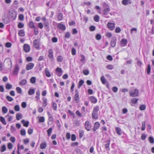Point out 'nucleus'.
<instances>
[{"label": "nucleus", "mask_w": 154, "mask_h": 154, "mask_svg": "<svg viewBox=\"0 0 154 154\" xmlns=\"http://www.w3.org/2000/svg\"><path fill=\"white\" fill-rule=\"evenodd\" d=\"M115 129L116 130L117 133L119 135H121L122 133L121 129V128L119 127H116Z\"/></svg>", "instance_id": "393cba45"}, {"label": "nucleus", "mask_w": 154, "mask_h": 154, "mask_svg": "<svg viewBox=\"0 0 154 154\" xmlns=\"http://www.w3.org/2000/svg\"><path fill=\"white\" fill-rule=\"evenodd\" d=\"M34 34L35 35H38L39 33V31L38 29L36 27L34 28Z\"/></svg>", "instance_id": "69168bd1"}, {"label": "nucleus", "mask_w": 154, "mask_h": 154, "mask_svg": "<svg viewBox=\"0 0 154 154\" xmlns=\"http://www.w3.org/2000/svg\"><path fill=\"white\" fill-rule=\"evenodd\" d=\"M46 147V143L45 142L42 143H41L40 147L41 149H44Z\"/></svg>", "instance_id": "473e14b6"}, {"label": "nucleus", "mask_w": 154, "mask_h": 154, "mask_svg": "<svg viewBox=\"0 0 154 154\" xmlns=\"http://www.w3.org/2000/svg\"><path fill=\"white\" fill-rule=\"evenodd\" d=\"M149 140L150 143H154V139L152 137H149Z\"/></svg>", "instance_id": "4d7b16f0"}, {"label": "nucleus", "mask_w": 154, "mask_h": 154, "mask_svg": "<svg viewBox=\"0 0 154 154\" xmlns=\"http://www.w3.org/2000/svg\"><path fill=\"white\" fill-rule=\"evenodd\" d=\"M18 35L21 37H23L25 35V33L23 30L21 29L19 30L18 32Z\"/></svg>", "instance_id": "a878e982"}, {"label": "nucleus", "mask_w": 154, "mask_h": 154, "mask_svg": "<svg viewBox=\"0 0 154 154\" xmlns=\"http://www.w3.org/2000/svg\"><path fill=\"white\" fill-rule=\"evenodd\" d=\"M84 131L83 130H80L79 131V137L80 138H81L84 135Z\"/></svg>", "instance_id": "4c0bfd02"}, {"label": "nucleus", "mask_w": 154, "mask_h": 154, "mask_svg": "<svg viewBox=\"0 0 154 154\" xmlns=\"http://www.w3.org/2000/svg\"><path fill=\"white\" fill-rule=\"evenodd\" d=\"M12 46V44L11 43L9 42H7L6 43L5 46L7 48H10Z\"/></svg>", "instance_id": "052dcab7"}, {"label": "nucleus", "mask_w": 154, "mask_h": 154, "mask_svg": "<svg viewBox=\"0 0 154 154\" xmlns=\"http://www.w3.org/2000/svg\"><path fill=\"white\" fill-rule=\"evenodd\" d=\"M84 83V82L83 80H80L78 83V88H79Z\"/></svg>", "instance_id": "2f4dec72"}, {"label": "nucleus", "mask_w": 154, "mask_h": 154, "mask_svg": "<svg viewBox=\"0 0 154 154\" xmlns=\"http://www.w3.org/2000/svg\"><path fill=\"white\" fill-rule=\"evenodd\" d=\"M26 83V81L25 79L22 80L19 83V85H25Z\"/></svg>", "instance_id": "e433bc0d"}, {"label": "nucleus", "mask_w": 154, "mask_h": 154, "mask_svg": "<svg viewBox=\"0 0 154 154\" xmlns=\"http://www.w3.org/2000/svg\"><path fill=\"white\" fill-rule=\"evenodd\" d=\"M19 70V67L17 65L15 66L14 68L13 72V74L14 75H17Z\"/></svg>", "instance_id": "dca6fc26"}, {"label": "nucleus", "mask_w": 154, "mask_h": 154, "mask_svg": "<svg viewBox=\"0 0 154 154\" xmlns=\"http://www.w3.org/2000/svg\"><path fill=\"white\" fill-rule=\"evenodd\" d=\"M28 25L30 28L34 29L35 27L34 23L32 21L29 22L28 24Z\"/></svg>", "instance_id": "bb28decb"}, {"label": "nucleus", "mask_w": 154, "mask_h": 154, "mask_svg": "<svg viewBox=\"0 0 154 154\" xmlns=\"http://www.w3.org/2000/svg\"><path fill=\"white\" fill-rule=\"evenodd\" d=\"M101 81L103 84H104L106 83V81L105 79V77L104 76H102L100 78Z\"/></svg>", "instance_id": "603ef678"}, {"label": "nucleus", "mask_w": 154, "mask_h": 154, "mask_svg": "<svg viewBox=\"0 0 154 154\" xmlns=\"http://www.w3.org/2000/svg\"><path fill=\"white\" fill-rule=\"evenodd\" d=\"M0 121L1 122L5 125L6 124L5 119L3 117L1 116L0 118Z\"/></svg>", "instance_id": "c9c22d12"}, {"label": "nucleus", "mask_w": 154, "mask_h": 154, "mask_svg": "<svg viewBox=\"0 0 154 154\" xmlns=\"http://www.w3.org/2000/svg\"><path fill=\"white\" fill-rule=\"evenodd\" d=\"M24 16L22 14H20L18 16V19H19L23 21L24 20Z\"/></svg>", "instance_id": "3c124183"}, {"label": "nucleus", "mask_w": 154, "mask_h": 154, "mask_svg": "<svg viewBox=\"0 0 154 154\" xmlns=\"http://www.w3.org/2000/svg\"><path fill=\"white\" fill-rule=\"evenodd\" d=\"M74 126L76 127L79 126L80 123L79 121L77 120H75L74 121Z\"/></svg>", "instance_id": "5fc2aeb1"}, {"label": "nucleus", "mask_w": 154, "mask_h": 154, "mask_svg": "<svg viewBox=\"0 0 154 154\" xmlns=\"http://www.w3.org/2000/svg\"><path fill=\"white\" fill-rule=\"evenodd\" d=\"M57 28L60 29L64 30L66 29V27L65 26L62 24L61 23H59L58 24Z\"/></svg>", "instance_id": "2eb2a0df"}, {"label": "nucleus", "mask_w": 154, "mask_h": 154, "mask_svg": "<svg viewBox=\"0 0 154 154\" xmlns=\"http://www.w3.org/2000/svg\"><path fill=\"white\" fill-rule=\"evenodd\" d=\"M127 43V39L125 38L122 39L121 41V45L122 47L126 46Z\"/></svg>", "instance_id": "ddd939ff"}, {"label": "nucleus", "mask_w": 154, "mask_h": 154, "mask_svg": "<svg viewBox=\"0 0 154 154\" xmlns=\"http://www.w3.org/2000/svg\"><path fill=\"white\" fill-rule=\"evenodd\" d=\"M52 128H50L49 129H48L47 131L48 136V137H50L52 132Z\"/></svg>", "instance_id": "c756f323"}, {"label": "nucleus", "mask_w": 154, "mask_h": 154, "mask_svg": "<svg viewBox=\"0 0 154 154\" xmlns=\"http://www.w3.org/2000/svg\"><path fill=\"white\" fill-rule=\"evenodd\" d=\"M85 129L88 131H90L91 128V124L88 121H86L84 125Z\"/></svg>", "instance_id": "7ed1b4c3"}, {"label": "nucleus", "mask_w": 154, "mask_h": 154, "mask_svg": "<svg viewBox=\"0 0 154 154\" xmlns=\"http://www.w3.org/2000/svg\"><path fill=\"white\" fill-rule=\"evenodd\" d=\"M33 129L29 128L28 130V133L30 135L33 133Z\"/></svg>", "instance_id": "774afa93"}, {"label": "nucleus", "mask_w": 154, "mask_h": 154, "mask_svg": "<svg viewBox=\"0 0 154 154\" xmlns=\"http://www.w3.org/2000/svg\"><path fill=\"white\" fill-rule=\"evenodd\" d=\"M21 123L23 124L24 126L27 127L28 126L29 122L28 121L26 122L24 120H22L21 121Z\"/></svg>", "instance_id": "412c9836"}, {"label": "nucleus", "mask_w": 154, "mask_h": 154, "mask_svg": "<svg viewBox=\"0 0 154 154\" xmlns=\"http://www.w3.org/2000/svg\"><path fill=\"white\" fill-rule=\"evenodd\" d=\"M20 134L22 136H25L26 134L25 130L24 129H22L20 131Z\"/></svg>", "instance_id": "49530a36"}, {"label": "nucleus", "mask_w": 154, "mask_h": 154, "mask_svg": "<svg viewBox=\"0 0 154 154\" xmlns=\"http://www.w3.org/2000/svg\"><path fill=\"white\" fill-rule=\"evenodd\" d=\"M115 24L111 22H108L107 26L108 28L111 30H112L114 29L115 28Z\"/></svg>", "instance_id": "1a4fd4ad"}, {"label": "nucleus", "mask_w": 154, "mask_h": 154, "mask_svg": "<svg viewBox=\"0 0 154 154\" xmlns=\"http://www.w3.org/2000/svg\"><path fill=\"white\" fill-rule=\"evenodd\" d=\"M146 106L145 105H141L139 108V109L140 110H143L146 109Z\"/></svg>", "instance_id": "13d9d810"}, {"label": "nucleus", "mask_w": 154, "mask_h": 154, "mask_svg": "<svg viewBox=\"0 0 154 154\" xmlns=\"http://www.w3.org/2000/svg\"><path fill=\"white\" fill-rule=\"evenodd\" d=\"M131 3L130 0H123L122 3L124 5H126L128 4H130Z\"/></svg>", "instance_id": "a211bd4d"}, {"label": "nucleus", "mask_w": 154, "mask_h": 154, "mask_svg": "<svg viewBox=\"0 0 154 154\" xmlns=\"http://www.w3.org/2000/svg\"><path fill=\"white\" fill-rule=\"evenodd\" d=\"M14 109L16 111H19L20 110L19 106L18 105H16L14 107Z\"/></svg>", "instance_id": "864d4df0"}, {"label": "nucleus", "mask_w": 154, "mask_h": 154, "mask_svg": "<svg viewBox=\"0 0 154 154\" xmlns=\"http://www.w3.org/2000/svg\"><path fill=\"white\" fill-rule=\"evenodd\" d=\"M45 118L43 117H41L39 118V122L40 123H43L45 122Z\"/></svg>", "instance_id": "79ce46f5"}, {"label": "nucleus", "mask_w": 154, "mask_h": 154, "mask_svg": "<svg viewBox=\"0 0 154 154\" xmlns=\"http://www.w3.org/2000/svg\"><path fill=\"white\" fill-rule=\"evenodd\" d=\"M2 111L4 114L8 112L7 108L5 106H3L2 108Z\"/></svg>", "instance_id": "72a5a7b5"}, {"label": "nucleus", "mask_w": 154, "mask_h": 154, "mask_svg": "<svg viewBox=\"0 0 154 154\" xmlns=\"http://www.w3.org/2000/svg\"><path fill=\"white\" fill-rule=\"evenodd\" d=\"M100 126V124L98 122H96L95 123L93 130L94 131H95L96 130L98 129Z\"/></svg>", "instance_id": "9b49d317"}, {"label": "nucleus", "mask_w": 154, "mask_h": 154, "mask_svg": "<svg viewBox=\"0 0 154 154\" xmlns=\"http://www.w3.org/2000/svg\"><path fill=\"white\" fill-rule=\"evenodd\" d=\"M32 58L30 57H28L26 58V61L28 62H30L32 60Z\"/></svg>", "instance_id": "0e129e2a"}, {"label": "nucleus", "mask_w": 154, "mask_h": 154, "mask_svg": "<svg viewBox=\"0 0 154 154\" xmlns=\"http://www.w3.org/2000/svg\"><path fill=\"white\" fill-rule=\"evenodd\" d=\"M110 11V10L109 7L105 8L103 11V14L104 15H107L109 12Z\"/></svg>", "instance_id": "5701e85b"}, {"label": "nucleus", "mask_w": 154, "mask_h": 154, "mask_svg": "<svg viewBox=\"0 0 154 154\" xmlns=\"http://www.w3.org/2000/svg\"><path fill=\"white\" fill-rule=\"evenodd\" d=\"M16 117L17 120H19L22 117V115L20 113L17 114L16 115Z\"/></svg>", "instance_id": "a19ab883"}, {"label": "nucleus", "mask_w": 154, "mask_h": 154, "mask_svg": "<svg viewBox=\"0 0 154 154\" xmlns=\"http://www.w3.org/2000/svg\"><path fill=\"white\" fill-rule=\"evenodd\" d=\"M35 92V89H34L30 88L28 92V94L29 95H32Z\"/></svg>", "instance_id": "cd10ccee"}, {"label": "nucleus", "mask_w": 154, "mask_h": 154, "mask_svg": "<svg viewBox=\"0 0 154 154\" xmlns=\"http://www.w3.org/2000/svg\"><path fill=\"white\" fill-rule=\"evenodd\" d=\"M35 98L36 100H38L40 99V91L39 90H38L36 92V96H35Z\"/></svg>", "instance_id": "6ab92c4d"}, {"label": "nucleus", "mask_w": 154, "mask_h": 154, "mask_svg": "<svg viewBox=\"0 0 154 154\" xmlns=\"http://www.w3.org/2000/svg\"><path fill=\"white\" fill-rule=\"evenodd\" d=\"M47 113H48V115L49 116V120L50 121H51L52 122H53V117L51 115L50 113L49 112H48Z\"/></svg>", "instance_id": "09e8293b"}, {"label": "nucleus", "mask_w": 154, "mask_h": 154, "mask_svg": "<svg viewBox=\"0 0 154 154\" xmlns=\"http://www.w3.org/2000/svg\"><path fill=\"white\" fill-rule=\"evenodd\" d=\"M52 107L54 110H56L57 109V105L56 103L54 102L52 104Z\"/></svg>", "instance_id": "c03bdc74"}, {"label": "nucleus", "mask_w": 154, "mask_h": 154, "mask_svg": "<svg viewBox=\"0 0 154 154\" xmlns=\"http://www.w3.org/2000/svg\"><path fill=\"white\" fill-rule=\"evenodd\" d=\"M16 91L18 94H21L22 92V89L18 87H16Z\"/></svg>", "instance_id": "ea45409f"}, {"label": "nucleus", "mask_w": 154, "mask_h": 154, "mask_svg": "<svg viewBox=\"0 0 154 154\" xmlns=\"http://www.w3.org/2000/svg\"><path fill=\"white\" fill-rule=\"evenodd\" d=\"M117 39L115 36H113L111 40V45L112 47H114L116 44Z\"/></svg>", "instance_id": "0eeeda50"}, {"label": "nucleus", "mask_w": 154, "mask_h": 154, "mask_svg": "<svg viewBox=\"0 0 154 154\" xmlns=\"http://www.w3.org/2000/svg\"><path fill=\"white\" fill-rule=\"evenodd\" d=\"M138 100V99L136 98L131 99V101L132 103L135 104L137 103Z\"/></svg>", "instance_id": "de8ad7c7"}, {"label": "nucleus", "mask_w": 154, "mask_h": 154, "mask_svg": "<svg viewBox=\"0 0 154 154\" xmlns=\"http://www.w3.org/2000/svg\"><path fill=\"white\" fill-rule=\"evenodd\" d=\"M91 102L93 103H96L97 102V100L96 98L94 96H91L89 97Z\"/></svg>", "instance_id": "f3484780"}, {"label": "nucleus", "mask_w": 154, "mask_h": 154, "mask_svg": "<svg viewBox=\"0 0 154 154\" xmlns=\"http://www.w3.org/2000/svg\"><path fill=\"white\" fill-rule=\"evenodd\" d=\"M12 85L9 83H7L6 85V88L7 89H9L11 88L12 87Z\"/></svg>", "instance_id": "338daca9"}, {"label": "nucleus", "mask_w": 154, "mask_h": 154, "mask_svg": "<svg viewBox=\"0 0 154 154\" xmlns=\"http://www.w3.org/2000/svg\"><path fill=\"white\" fill-rule=\"evenodd\" d=\"M99 17L98 15H95L94 17V20L96 22H98L99 21Z\"/></svg>", "instance_id": "f704fd0d"}, {"label": "nucleus", "mask_w": 154, "mask_h": 154, "mask_svg": "<svg viewBox=\"0 0 154 154\" xmlns=\"http://www.w3.org/2000/svg\"><path fill=\"white\" fill-rule=\"evenodd\" d=\"M30 82L32 84H35L36 82V79L35 77H33L30 79Z\"/></svg>", "instance_id": "7c9ffc66"}, {"label": "nucleus", "mask_w": 154, "mask_h": 154, "mask_svg": "<svg viewBox=\"0 0 154 154\" xmlns=\"http://www.w3.org/2000/svg\"><path fill=\"white\" fill-rule=\"evenodd\" d=\"M10 16L12 20H15L17 17L16 12L14 11H12L10 14Z\"/></svg>", "instance_id": "f8f14e48"}, {"label": "nucleus", "mask_w": 154, "mask_h": 154, "mask_svg": "<svg viewBox=\"0 0 154 154\" xmlns=\"http://www.w3.org/2000/svg\"><path fill=\"white\" fill-rule=\"evenodd\" d=\"M23 48L24 51L26 53H28L30 51V47L29 45L27 44H25Z\"/></svg>", "instance_id": "39448f33"}, {"label": "nucleus", "mask_w": 154, "mask_h": 154, "mask_svg": "<svg viewBox=\"0 0 154 154\" xmlns=\"http://www.w3.org/2000/svg\"><path fill=\"white\" fill-rule=\"evenodd\" d=\"M57 17L59 20H62L63 18V14L62 13L59 14L57 16Z\"/></svg>", "instance_id": "58836bf2"}, {"label": "nucleus", "mask_w": 154, "mask_h": 154, "mask_svg": "<svg viewBox=\"0 0 154 154\" xmlns=\"http://www.w3.org/2000/svg\"><path fill=\"white\" fill-rule=\"evenodd\" d=\"M56 73L57 75L60 77L62 75V71L61 69L59 67L57 68L56 69Z\"/></svg>", "instance_id": "9d476101"}, {"label": "nucleus", "mask_w": 154, "mask_h": 154, "mask_svg": "<svg viewBox=\"0 0 154 154\" xmlns=\"http://www.w3.org/2000/svg\"><path fill=\"white\" fill-rule=\"evenodd\" d=\"M29 140L28 138H26V139H23V141L25 144H27L29 142Z\"/></svg>", "instance_id": "a18cd8bd"}, {"label": "nucleus", "mask_w": 154, "mask_h": 154, "mask_svg": "<svg viewBox=\"0 0 154 154\" xmlns=\"http://www.w3.org/2000/svg\"><path fill=\"white\" fill-rule=\"evenodd\" d=\"M79 91L76 90L75 91V94L74 96V100L76 103H79Z\"/></svg>", "instance_id": "6e6552de"}, {"label": "nucleus", "mask_w": 154, "mask_h": 154, "mask_svg": "<svg viewBox=\"0 0 154 154\" xmlns=\"http://www.w3.org/2000/svg\"><path fill=\"white\" fill-rule=\"evenodd\" d=\"M45 73L46 76L48 77H50L51 76V75L48 69L46 68L45 69Z\"/></svg>", "instance_id": "b1692460"}, {"label": "nucleus", "mask_w": 154, "mask_h": 154, "mask_svg": "<svg viewBox=\"0 0 154 154\" xmlns=\"http://www.w3.org/2000/svg\"><path fill=\"white\" fill-rule=\"evenodd\" d=\"M139 91L135 89L133 91H130L129 92L130 96L132 97H135L138 96Z\"/></svg>", "instance_id": "20e7f679"}, {"label": "nucleus", "mask_w": 154, "mask_h": 154, "mask_svg": "<svg viewBox=\"0 0 154 154\" xmlns=\"http://www.w3.org/2000/svg\"><path fill=\"white\" fill-rule=\"evenodd\" d=\"M151 71V67L150 65L149 64L147 66V73L148 74H149Z\"/></svg>", "instance_id": "e2e57ef3"}, {"label": "nucleus", "mask_w": 154, "mask_h": 154, "mask_svg": "<svg viewBox=\"0 0 154 154\" xmlns=\"http://www.w3.org/2000/svg\"><path fill=\"white\" fill-rule=\"evenodd\" d=\"M43 102L42 106L44 107H45L47 105V100L46 98H44L42 99Z\"/></svg>", "instance_id": "4be33fe9"}, {"label": "nucleus", "mask_w": 154, "mask_h": 154, "mask_svg": "<svg viewBox=\"0 0 154 154\" xmlns=\"http://www.w3.org/2000/svg\"><path fill=\"white\" fill-rule=\"evenodd\" d=\"M6 98L7 99V100L8 101H9V102L12 101L13 100V98L9 96H7L6 97Z\"/></svg>", "instance_id": "bf43d9fd"}, {"label": "nucleus", "mask_w": 154, "mask_h": 154, "mask_svg": "<svg viewBox=\"0 0 154 154\" xmlns=\"http://www.w3.org/2000/svg\"><path fill=\"white\" fill-rule=\"evenodd\" d=\"M112 91L114 93H116L118 91V88L117 87L114 86L112 88Z\"/></svg>", "instance_id": "680f3d73"}, {"label": "nucleus", "mask_w": 154, "mask_h": 154, "mask_svg": "<svg viewBox=\"0 0 154 154\" xmlns=\"http://www.w3.org/2000/svg\"><path fill=\"white\" fill-rule=\"evenodd\" d=\"M107 143L105 144V148L107 150L109 151L110 149L109 145L110 144V140H109L107 141Z\"/></svg>", "instance_id": "aec40b11"}, {"label": "nucleus", "mask_w": 154, "mask_h": 154, "mask_svg": "<svg viewBox=\"0 0 154 154\" xmlns=\"http://www.w3.org/2000/svg\"><path fill=\"white\" fill-rule=\"evenodd\" d=\"M34 66V64L32 63H28L26 65V69L27 70H29L32 69Z\"/></svg>", "instance_id": "423d86ee"}, {"label": "nucleus", "mask_w": 154, "mask_h": 154, "mask_svg": "<svg viewBox=\"0 0 154 154\" xmlns=\"http://www.w3.org/2000/svg\"><path fill=\"white\" fill-rule=\"evenodd\" d=\"M48 57L50 59L53 58V51L52 49H50L48 51Z\"/></svg>", "instance_id": "4468645a"}, {"label": "nucleus", "mask_w": 154, "mask_h": 154, "mask_svg": "<svg viewBox=\"0 0 154 154\" xmlns=\"http://www.w3.org/2000/svg\"><path fill=\"white\" fill-rule=\"evenodd\" d=\"M99 108L98 106H95L94 107L93 112L92 114V117L93 119H97L98 118V112Z\"/></svg>", "instance_id": "f257e3e1"}, {"label": "nucleus", "mask_w": 154, "mask_h": 154, "mask_svg": "<svg viewBox=\"0 0 154 154\" xmlns=\"http://www.w3.org/2000/svg\"><path fill=\"white\" fill-rule=\"evenodd\" d=\"M33 45L35 48L39 50L40 49V39H35L33 41Z\"/></svg>", "instance_id": "f03ea898"}, {"label": "nucleus", "mask_w": 154, "mask_h": 154, "mask_svg": "<svg viewBox=\"0 0 154 154\" xmlns=\"http://www.w3.org/2000/svg\"><path fill=\"white\" fill-rule=\"evenodd\" d=\"M6 150V146L4 145L2 146L0 149V151L1 152H3Z\"/></svg>", "instance_id": "37998d69"}, {"label": "nucleus", "mask_w": 154, "mask_h": 154, "mask_svg": "<svg viewBox=\"0 0 154 154\" xmlns=\"http://www.w3.org/2000/svg\"><path fill=\"white\" fill-rule=\"evenodd\" d=\"M24 26V24L22 22H20L18 24V27L19 28H23Z\"/></svg>", "instance_id": "6e6d98bb"}, {"label": "nucleus", "mask_w": 154, "mask_h": 154, "mask_svg": "<svg viewBox=\"0 0 154 154\" xmlns=\"http://www.w3.org/2000/svg\"><path fill=\"white\" fill-rule=\"evenodd\" d=\"M81 58L80 60V61L81 62H84L85 60V56L83 54L81 55Z\"/></svg>", "instance_id": "8fccbe9b"}, {"label": "nucleus", "mask_w": 154, "mask_h": 154, "mask_svg": "<svg viewBox=\"0 0 154 154\" xmlns=\"http://www.w3.org/2000/svg\"><path fill=\"white\" fill-rule=\"evenodd\" d=\"M75 151L77 154H82L83 153L82 150L78 148H76L75 149Z\"/></svg>", "instance_id": "c85d7f7f"}]
</instances>
